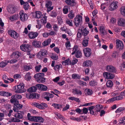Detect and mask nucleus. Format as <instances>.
<instances>
[{
	"mask_svg": "<svg viewBox=\"0 0 125 125\" xmlns=\"http://www.w3.org/2000/svg\"><path fill=\"white\" fill-rule=\"evenodd\" d=\"M20 48L22 51L27 52V54L30 55L29 57L30 58H31L34 56V55H32L31 54V51L29 49L30 48L29 45L27 44L22 45L20 46Z\"/></svg>",
	"mask_w": 125,
	"mask_h": 125,
	"instance_id": "1",
	"label": "nucleus"
},
{
	"mask_svg": "<svg viewBox=\"0 0 125 125\" xmlns=\"http://www.w3.org/2000/svg\"><path fill=\"white\" fill-rule=\"evenodd\" d=\"M44 73H37L34 76V78L37 79V81L39 83H43L45 82V78L43 76H44Z\"/></svg>",
	"mask_w": 125,
	"mask_h": 125,
	"instance_id": "2",
	"label": "nucleus"
},
{
	"mask_svg": "<svg viewBox=\"0 0 125 125\" xmlns=\"http://www.w3.org/2000/svg\"><path fill=\"white\" fill-rule=\"evenodd\" d=\"M82 18V16L80 15L76 16L74 19V22L76 27H78L80 25L81 26Z\"/></svg>",
	"mask_w": 125,
	"mask_h": 125,
	"instance_id": "3",
	"label": "nucleus"
},
{
	"mask_svg": "<svg viewBox=\"0 0 125 125\" xmlns=\"http://www.w3.org/2000/svg\"><path fill=\"white\" fill-rule=\"evenodd\" d=\"M32 105L40 109H45L47 106V104L44 103H42L39 104L34 102L32 104Z\"/></svg>",
	"mask_w": 125,
	"mask_h": 125,
	"instance_id": "4",
	"label": "nucleus"
},
{
	"mask_svg": "<svg viewBox=\"0 0 125 125\" xmlns=\"http://www.w3.org/2000/svg\"><path fill=\"white\" fill-rule=\"evenodd\" d=\"M10 100V102L12 103H14L15 102H18L19 101L17 100V99L21 98L22 96L20 95L16 94L12 96Z\"/></svg>",
	"mask_w": 125,
	"mask_h": 125,
	"instance_id": "5",
	"label": "nucleus"
},
{
	"mask_svg": "<svg viewBox=\"0 0 125 125\" xmlns=\"http://www.w3.org/2000/svg\"><path fill=\"white\" fill-rule=\"evenodd\" d=\"M8 33L11 37L15 39H17L19 36V34L13 30H9Z\"/></svg>",
	"mask_w": 125,
	"mask_h": 125,
	"instance_id": "6",
	"label": "nucleus"
},
{
	"mask_svg": "<svg viewBox=\"0 0 125 125\" xmlns=\"http://www.w3.org/2000/svg\"><path fill=\"white\" fill-rule=\"evenodd\" d=\"M17 88L15 91L17 93H23L24 92L23 88L24 87V84L23 83H20L17 86Z\"/></svg>",
	"mask_w": 125,
	"mask_h": 125,
	"instance_id": "7",
	"label": "nucleus"
},
{
	"mask_svg": "<svg viewBox=\"0 0 125 125\" xmlns=\"http://www.w3.org/2000/svg\"><path fill=\"white\" fill-rule=\"evenodd\" d=\"M106 70L108 72H111L113 73H116V70L115 67L111 65H107L105 68Z\"/></svg>",
	"mask_w": 125,
	"mask_h": 125,
	"instance_id": "8",
	"label": "nucleus"
},
{
	"mask_svg": "<svg viewBox=\"0 0 125 125\" xmlns=\"http://www.w3.org/2000/svg\"><path fill=\"white\" fill-rule=\"evenodd\" d=\"M103 75L104 77L107 79H112L115 77L114 74L108 72H106L104 73Z\"/></svg>",
	"mask_w": 125,
	"mask_h": 125,
	"instance_id": "9",
	"label": "nucleus"
},
{
	"mask_svg": "<svg viewBox=\"0 0 125 125\" xmlns=\"http://www.w3.org/2000/svg\"><path fill=\"white\" fill-rule=\"evenodd\" d=\"M83 51L85 56L87 57H89L92 54L91 50L89 48L84 49Z\"/></svg>",
	"mask_w": 125,
	"mask_h": 125,
	"instance_id": "10",
	"label": "nucleus"
},
{
	"mask_svg": "<svg viewBox=\"0 0 125 125\" xmlns=\"http://www.w3.org/2000/svg\"><path fill=\"white\" fill-rule=\"evenodd\" d=\"M117 3L118 2L116 1H113L111 3L109 6V10L111 11H113L116 9L117 7Z\"/></svg>",
	"mask_w": 125,
	"mask_h": 125,
	"instance_id": "11",
	"label": "nucleus"
},
{
	"mask_svg": "<svg viewBox=\"0 0 125 125\" xmlns=\"http://www.w3.org/2000/svg\"><path fill=\"white\" fill-rule=\"evenodd\" d=\"M117 25L121 26H125V19L122 18H119L117 19Z\"/></svg>",
	"mask_w": 125,
	"mask_h": 125,
	"instance_id": "12",
	"label": "nucleus"
},
{
	"mask_svg": "<svg viewBox=\"0 0 125 125\" xmlns=\"http://www.w3.org/2000/svg\"><path fill=\"white\" fill-rule=\"evenodd\" d=\"M116 47L118 48L120 50L122 49L123 48L124 45L122 42L118 40L116 41Z\"/></svg>",
	"mask_w": 125,
	"mask_h": 125,
	"instance_id": "13",
	"label": "nucleus"
},
{
	"mask_svg": "<svg viewBox=\"0 0 125 125\" xmlns=\"http://www.w3.org/2000/svg\"><path fill=\"white\" fill-rule=\"evenodd\" d=\"M20 18L22 21H24L27 19L28 17L27 14L21 12L20 13Z\"/></svg>",
	"mask_w": 125,
	"mask_h": 125,
	"instance_id": "14",
	"label": "nucleus"
},
{
	"mask_svg": "<svg viewBox=\"0 0 125 125\" xmlns=\"http://www.w3.org/2000/svg\"><path fill=\"white\" fill-rule=\"evenodd\" d=\"M65 2L67 5L71 7L74 6L76 4L75 0H65Z\"/></svg>",
	"mask_w": 125,
	"mask_h": 125,
	"instance_id": "15",
	"label": "nucleus"
},
{
	"mask_svg": "<svg viewBox=\"0 0 125 125\" xmlns=\"http://www.w3.org/2000/svg\"><path fill=\"white\" fill-rule=\"evenodd\" d=\"M70 119L75 121L81 122L85 120L88 121L89 118H70Z\"/></svg>",
	"mask_w": 125,
	"mask_h": 125,
	"instance_id": "16",
	"label": "nucleus"
},
{
	"mask_svg": "<svg viewBox=\"0 0 125 125\" xmlns=\"http://www.w3.org/2000/svg\"><path fill=\"white\" fill-rule=\"evenodd\" d=\"M13 111L12 110H10L9 113L8 114L7 112L5 110L2 113H0V117H3L4 116H6L8 114L9 116L10 117L11 115V113Z\"/></svg>",
	"mask_w": 125,
	"mask_h": 125,
	"instance_id": "17",
	"label": "nucleus"
},
{
	"mask_svg": "<svg viewBox=\"0 0 125 125\" xmlns=\"http://www.w3.org/2000/svg\"><path fill=\"white\" fill-rule=\"evenodd\" d=\"M35 86L38 87L39 89L42 90L46 91L48 89L47 86L42 84H36V85Z\"/></svg>",
	"mask_w": 125,
	"mask_h": 125,
	"instance_id": "18",
	"label": "nucleus"
},
{
	"mask_svg": "<svg viewBox=\"0 0 125 125\" xmlns=\"http://www.w3.org/2000/svg\"><path fill=\"white\" fill-rule=\"evenodd\" d=\"M38 35L37 32H31L29 33L28 35L31 39H34L37 37Z\"/></svg>",
	"mask_w": 125,
	"mask_h": 125,
	"instance_id": "19",
	"label": "nucleus"
},
{
	"mask_svg": "<svg viewBox=\"0 0 125 125\" xmlns=\"http://www.w3.org/2000/svg\"><path fill=\"white\" fill-rule=\"evenodd\" d=\"M41 43L39 41H34L32 43V44L33 46L37 48L41 47Z\"/></svg>",
	"mask_w": 125,
	"mask_h": 125,
	"instance_id": "20",
	"label": "nucleus"
},
{
	"mask_svg": "<svg viewBox=\"0 0 125 125\" xmlns=\"http://www.w3.org/2000/svg\"><path fill=\"white\" fill-rule=\"evenodd\" d=\"M99 31H100V34L102 37H103L106 34V32L104 29V27L103 26H100L99 28Z\"/></svg>",
	"mask_w": 125,
	"mask_h": 125,
	"instance_id": "21",
	"label": "nucleus"
},
{
	"mask_svg": "<svg viewBox=\"0 0 125 125\" xmlns=\"http://www.w3.org/2000/svg\"><path fill=\"white\" fill-rule=\"evenodd\" d=\"M89 39V38L87 37H85L84 38L82 43V45L83 46L85 47L87 46Z\"/></svg>",
	"mask_w": 125,
	"mask_h": 125,
	"instance_id": "22",
	"label": "nucleus"
},
{
	"mask_svg": "<svg viewBox=\"0 0 125 125\" xmlns=\"http://www.w3.org/2000/svg\"><path fill=\"white\" fill-rule=\"evenodd\" d=\"M80 31L82 35H83L84 36H86L88 33L89 31H87L86 28L84 29L81 28L80 29Z\"/></svg>",
	"mask_w": 125,
	"mask_h": 125,
	"instance_id": "23",
	"label": "nucleus"
},
{
	"mask_svg": "<svg viewBox=\"0 0 125 125\" xmlns=\"http://www.w3.org/2000/svg\"><path fill=\"white\" fill-rule=\"evenodd\" d=\"M91 64V61L89 60H87L84 62L83 63V67L90 66Z\"/></svg>",
	"mask_w": 125,
	"mask_h": 125,
	"instance_id": "24",
	"label": "nucleus"
},
{
	"mask_svg": "<svg viewBox=\"0 0 125 125\" xmlns=\"http://www.w3.org/2000/svg\"><path fill=\"white\" fill-rule=\"evenodd\" d=\"M21 55V53H20L18 51L14 52L12 53V54L13 56H14L15 58H18Z\"/></svg>",
	"mask_w": 125,
	"mask_h": 125,
	"instance_id": "25",
	"label": "nucleus"
},
{
	"mask_svg": "<svg viewBox=\"0 0 125 125\" xmlns=\"http://www.w3.org/2000/svg\"><path fill=\"white\" fill-rule=\"evenodd\" d=\"M106 84L107 87L111 88L112 87L113 84L112 81L108 80L107 81Z\"/></svg>",
	"mask_w": 125,
	"mask_h": 125,
	"instance_id": "26",
	"label": "nucleus"
},
{
	"mask_svg": "<svg viewBox=\"0 0 125 125\" xmlns=\"http://www.w3.org/2000/svg\"><path fill=\"white\" fill-rule=\"evenodd\" d=\"M95 107L96 108L95 109V112H100V109L103 108L102 106L99 104L96 105Z\"/></svg>",
	"mask_w": 125,
	"mask_h": 125,
	"instance_id": "27",
	"label": "nucleus"
},
{
	"mask_svg": "<svg viewBox=\"0 0 125 125\" xmlns=\"http://www.w3.org/2000/svg\"><path fill=\"white\" fill-rule=\"evenodd\" d=\"M37 90V88L35 86H32L29 88L27 91L29 92H35Z\"/></svg>",
	"mask_w": 125,
	"mask_h": 125,
	"instance_id": "28",
	"label": "nucleus"
},
{
	"mask_svg": "<svg viewBox=\"0 0 125 125\" xmlns=\"http://www.w3.org/2000/svg\"><path fill=\"white\" fill-rule=\"evenodd\" d=\"M51 40L50 39H49L46 40L44 41L42 43L43 45L45 46L50 44L51 42Z\"/></svg>",
	"mask_w": 125,
	"mask_h": 125,
	"instance_id": "29",
	"label": "nucleus"
},
{
	"mask_svg": "<svg viewBox=\"0 0 125 125\" xmlns=\"http://www.w3.org/2000/svg\"><path fill=\"white\" fill-rule=\"evenodd\" d=\"M72 78L74 79H78L81 78V75L76 73L72 74Z\"/></svg>",
	"mask_w": 125,
	"mask_h": 125,
	"instance_id": "30",
	"label": "nucleus"
},
{
	"mask_svg": "<svg viewBox=\"0 0 125 125\" xmlns=\"http://www.w3.org/2000/svg\"><path fill=\"white\" fill-rule=\"evenodd\" d=\"M35 18H40L42 15L41 12L40 11H36L35 12Z\"/></svg>",
	"mask_w": 125,
	"mask_h": 125,
	"instance_id": "31",
	"label": "nucleus"
},
{
	"mask_svg": "<svg viewBox=\"0 0 125 125\" xmlns=\"http://www.w3.org/2000/svg\"><path fill=\"white\" fill-rule=\"evenodd\" d=\"M62 65H65L66 64H71V61L69 58H68L65 61H63L62 63Z\"/></svg>",
	"mask_w": 125,
	"mask_h": 125,
	"instance_id": "32",
	"label": "nucleus"
},
{
	"mask_svg": "<svg viewBox=\"0 0 125 125\" xmlns=\"http://www.w3.org/2000/svg\"><path fill=\"white\" fill-rule=\"evenodd\" d=\"M9 62L8 61H5L4 62L3 61L1 62L0 63V67L3 68L6 66V65Z\"/></svg>",
	"mask_w": 125,
	"mask_h": 125,
	"instance_id": "33",
	"label": "nucleus"
},
{
	"mask_svg": "<svg viewBox=\"0 0 125 125\" xmlns=\"http://www.w3.org/2000/svg\"><path fill=\"white\" fill-rule=\"evenodd\" d=\"M14 105L18 109H21L23 106L22 105L19 104V102H15Z\"/></svg>",
	"mask_w": 125,
	"mask_h": 125,
	"instance_id": "34",
	"label": "nucleus"
},
{
	"mask_svg": "<svg viewBox=\"0 0 125 125\" xmlns=\"http://www.w3.org/2000/svg\"><path fill=\"white\" fill-rule=\"evenodd\" d=\"M24 70L26 71H28L32 68L31 65H25L24 66Z\"/></svg>",
	"mask_w": 125,
	"mask_h": 125,
	"instance_id": "35",
	"label": "nucleus"
},
{
	"mask_svg": "<svg viewBox=\"0 0 125 125\" xmlns=\"http://www.w3.org/2000/svg\"><path fill=\"white\" fill-rule=\"evenodd\" d=\"M17 118H12V119H11L10 121H9L10 122H20V120ZM19 119H22L23 118H18Z\"/></svg>",
	"mask_w": 125,
	"mask_h": 125,
	"instance_id": "36",
	"label": "nucleus"
},
{
	"mask_svg": "<svg viewBox=\"0 0 125 125\" xmlns=\"http://www.w3.org/2000/svg\"><path fill=\"white\" fill-rule=\"evenodd\" d=\"M8 11L10 14L14 13L15 9L14 7H11L8 9Z\"/></svg>",
	"mask_w": 125,
	"mask_h": 125,
	"instance_id": "37",
	"label": "nucleus"
},
{
	"mask_svg": "<svg viewBox=\"0 0 125 125\" xmlns=\"http://www.w3.org/2000/svg\"><path fill=\"white\" fill-rule=\"evenodd\" d=\"M82 54L80 51H77L75 53V57L77 58H79L82 56Z\"/></svg>",
	"mask_w": 125,
	"mask_h": 125,
	"instance_id": "38",
	"label": "nucleus"
},
{
	"mask_svg": "<svg viewBox=\"0 0 125 125\" xmlns=\"http://www.w3.org/2000/svg\"><path fill=\"white\" fill-rule=\"evenodd\" d=\"M39 53L43 56H44L47 54V51L46 50L42 49L39 52Z\"/></svg>",
	"mask_w": 125,
	"mask_h": 125,
	"instance_id": "39",
	"label": "nucleus"
},
{
	"mask_svg": "<svg viewBox=\"0 0 125 125\" xmlns=\"http://www.w3.org/2000/svg\"><path fill=\"white\" fill-rule=\"evenodd\" d=\"M18 15H14L10 17V20L11 21H13L15 20H17L18 18Z\"/></svg>",
	"mask_w": 125,
	"mask_h": 125,
	"instance_id": "40",
	"label": "nucleus"
},
{
	"mask_svg": "<svg viewBox=\"0 0 125 125\" xmlns=\"http://www.w3.org/2000/svg\"><path fill=\"white\" fill-rule=\"evenodd\" d=\"M68 17L70 19H72L74 17V14L72 10H71L68 14Z\"/></svg>",
	"mask_w": 125,
	"mask_h": 125,
	"instance_id": "41",
	"label": "nucleus"
},
{
	"mask_svg": "<svg viewBox=\"0 0 125 125\" xmlns=\"http://www.w3.org/2000/svg\"><path fill=\"white\" fill-rule=\"evenodd\" d=\"M85 91L86 92L88 95H92L93 94V91L92 90L86 88L85 90Z\"/></svg>",
	"mask_w": 125,
	"mask_h": 125,
	"instance_id": "42",
	"label": "nucleus"
},
{
	"mask_svg": "<svg viewBox=\"0 0 125 125\" xmlns=\"http://www.w3.org/2000/svg\"><path fill=\"white\" fill-rule=\"evenodd\" d=\"M31 98H38L39 97V94H31Z\"/></svg>",
	"mask_w": 125,
	"mask_h": 125,
	"instance_id": "43",
	"label": "nucleus"
},
{
	"mask_svg": "<svg viewBox=\"0 0 125 125\" xmlns=\"http://www.w3.org/2000/svg\"><path fill=\"white\" fill-rule=\"evenodd\" d=\"M89 84L91 86H94L97 85V82L94 80H92L89 82Z\"/></svg>",
	"mask_w": 125,
	"mask_h": 125,
	"instance_id": "44",
	"label": "nucleus"
},
{
	"mask_svg": "<svg viewBox=\"0 0 125 125\" xmlns=\"http://www.w3.org/2000/svg\"><path fill=\"white\" fill-rule=\"evenodd\" d=\"M78 46L77 45L75 46L73 48V52L72 53V55H73L76 52L78 51Z\"/></svg>",
	"mask_w": 125,
	"mask_h": 125,
	"instance_id": "45",
	"label": "nucleus"
},
{
	"mask_svg": "<svg viewBox=\"0 0 125 125\" xmlns=\"http://www.w3.org/2000/svg\"><path fill=\"white\" fill-rule=\"evenodd\" d=\"M68 6H65L64 7L63 9V13L64 14H66L68 12Z\"/></svg>",
	"mask_w": 125,
	"mask_h": 125,
	"instance_id": "46",
	"label": "nucleus"
},
{
	"mask_svg": "<svg viewBox=\"0 0 125 125\" xmlns=\"http://www.w3.org/2000/svg\"><path fill=\"white\" fill-rule=\"evenodd\" d=\"M37 22L38 25H36V27L40 29L41 28V26L42 25V24L41 22H40L39 20H37Z\"/></svg>",
	"mask_w": 125,
	"mask_h": 125,
	"instance_id": "47",
	"label": "nucleus"
},
{
	"mask_svg": "<svg viewBox=\"0 0 125 125\" xmlns=\"http://www.w3.org/2000/svg\"><path fill=\"white\" fill-rule=\"evenodd\" d=\"M31 78V77L30 76V73H27L25 76V79L27 81H28L30 80Z\"/></svg>",
	"mask_w": 125,
	"mask_h": 125,
	"instance_id": "48",
	"label": "nucleus"
},
{
	"mask_svg": "<svg viewBox=\"0 0 125 125\" xmlns=\"http://www.w3.org/2000/svg\"><path fill=\"white\" fill-rule=\"evenodd\" d=\"M120 11L122 15L125 16V7H121L120 9Z\"/></svg>",
	"mask_w": 125,
	"mask_h": 125,
	"instance_id": "49",
	"label": "nucleus"
},
{
	"mask_svg": "<svg viewBox=\"0 0 125 125\" xmlns=\"http://www.w3.org/2000/svg\"><path fill=\"white\" fill-rule=\"evenodd\" d=\"M35 122L43 123L44 121L43 118H35Z\"/></svg>",
	"mask_w": 125,
	"mask_h": 125,
	"instance_id": "50",
	"label": "nucleus"
},
{
	"mask_svg": "<svg viewBox=\"0 0 125 125\" xmlns=\"http://www.w3.org/2000/svg\"><path fill=\"white\" fill-rule=\"evenodd\" d=\"M66 23L69 25V26H73V24L72 23V21L71 20H69L67 19L66 20Z\"/></svg>",
	"mask_w": 125,
	"mask_h": 125,
	"instance_id": "51",
	"label": "nucleus"
},
{
	"mask_svg": "<svg viewBox=\"0 0 125 125\" xmlns=\"http://www.w3.org/2000/svg\"><path fill=\"white\" fill-rule=\"evenodd\" d=\"M23 7L25 10L28 9L29 7V5L28 2H25V4L23 5Z\"/></svg>",
	"mask_w": 125,
	"mask_h": 125,
	"instance_id": "52",
	"label": "nucleus"
},
{
	"mask_svg": "<svg viewBox=\"0 0 125 125\" xmlns=\"http://www.w3.org/2000/svg\"><path fill=\"white\" fill-rule=\"evenodd\" d=\"M78 62V60L77 59L74 58L71 62V65H73L77 63Z\"/></svg>",
	"mask_w": 125,
	"mask_h": 125,
	"instance_id": "53",
	"label": "nucleus"
},
{
	"mask_svg": "<svg viewBox=\"0 0 125 125\" xmlns=\"http://www.w3.org/2000/svg\"><path fill=\"white\" fill-rule=\"evenodd\" d=\"M40 21L42 23V25H44L46 22V18L45 17H43L41 19Z\"/></svg>",
	"mask_w": 125,
	"mask_h": 125,
	"instance_id": "54",
	"label": "nucleus"
},
{
	"mask_svg": "<svg viewBox=\"0 0 125 125\" xmlns=\"http://www.w3.org/2000/svg\"><path fill=\"white\" fill-rule=\"evenodd\" d=\"M88 112V109L86 107H83L82 109V114H86Z\"/></svg>",
	"mask_w": 125,
	"mask_h": 125,
	"instance_id": "55",
	"label": "nucleus"
},
{
	"mask_svg": "<svg viewBox=\"0 0 125 125\" xmlns=\"http://www.w3.org/2000/svg\"><path fill=\"white\" fill-rule=\"evenodd\" d=\"M124 109V108L123 107L119 108L116 110L115 111V112L116 113H119L123 111Z\"/></svg>",
	"mask_w": 125,
	"mask_h": 125,
	"instance_id": "56",
	"label": "nucleus"
},
{
	"mask_svg": "<svg viewBox=\"0 0 125 125\" xmlns=\"http://www.w3.org/2000/svg\"><path fill=\"white\" fill-rule=\"evenodd\" d=\"M50 15L53 17H55L57 15L56 11H52L50 14Z\"/></svg>",
	"mask_w": 125,
	"mask_h": 125,
	"instance_id": "57",
	"label": "nucleus"
},
{
	"mask_svg": "<svg viewBox=\"0 0 125 125\" xmlns=\"http://www.w3.org/2000/svg\"><path fill=\"white\" fill-rule=\"evenodd\" d=\"M123 95H119L115 97L116 100H120L123 99Z\"/></svg>",
	"mask_w": 125,
	"mask_h": 125,
	"instance_id": "58",
	"label": "nucleus"
},
{
	"mask_svg": "<svg viewBox=\"0 0 125 125\" xmlns=\"http://www.w3.org/2000/svg\"><path fill=\"white\" fill-rule=\"evenodd\" d=\"M73 92L76 94H82V92L81 91L79 90H78L77 89H75L73 90Z\"/></svg>",
	"mask_w": 125,
	"mask_h": 125,
	"instance_id": "59",
	"label": "nucleus"
},
{
	"mask_svg": "<svg viewBox=\"0 0 125 125\" xmlns=\"http://www.w3.org/2000/svg\"><path fill=\"white\" fill-rule=\"evenodd\" d=\"M59 105L55 104H52V106H54L55 108H57L58 109H59L60 107H61V106H59Z\"/></svg>",
	"mask_w": 125,
	"mask_h": 125,
	"instance_id": "60",
	"label": "nucleus"
},
{
	"mask_svg": "<svg viewBox=\"0 0 125 125\" xmlns=\"http://www.w3.org/2000/svg\"><path fill=\"white\" fill-rule=\"evenodd\" d=\"M80 29H79L77 34V37L78 38H80L81 37L82 34V33L80 31Z\"/></svg>",
	"mask_w": 125,
	"mask_h": 125,
	"instance_id": "61",
	"label": "nucleus"
},
{
	"mask_svg": "<svg viewBox=\"0 0 125 125\" xmlns=\"http://www.w3.org/2000/svg\"><path fill=\"white\" fill-rule=\"evenodd\" d=\"M12 95V94L11 93L7 92H6L5 91L4 92V96H11Z\"/></svg>",
	"mask_w": 125,
	"mask_h": 125,
	"instance_id": "62",
	"label": "nucleus"
},
{
	"mask_svg": "<svg viewBox=\"0 0 125 125\" xmlns=\"http://www.w3.org/2000/svg\"><path fill=\"white\" fill-rule=\"evenodd\" d=\"M41 67V65H38L35 66V70L36 72H38L39 71Z\"/></svg>",
	"mask_w": 125,
	"mask_h": 125,
	"instance_id": "63",
	"label": "nucleus"
},
{
	"mask_svg": "<svg viewBox=\"0 0 125 125\" xmlns=\"http://www.w3.org/2000/svg\"><path fill=\"white\" fill-rule=\"evenodd\" d=\"M45 95H46L47 96H48L49 97V98H52L54 96V95L53 94H50L49 93H46Z\"/></svg>",
	"mask_w": 125,
	"mask_h": 125,
	"instance_id": "64",
	"label": "nucleus"
}]
</instances>
